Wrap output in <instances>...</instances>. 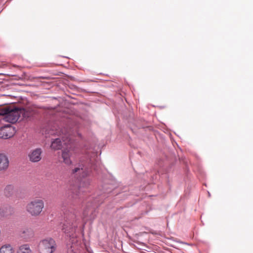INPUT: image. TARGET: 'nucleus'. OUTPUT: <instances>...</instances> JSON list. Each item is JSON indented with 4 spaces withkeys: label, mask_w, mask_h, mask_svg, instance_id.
<instances>
[{
    "label": "nucleus",
    "mask_w": 253,
    "mask_h": 253,
    "mask_svg": "<svg viewBox=\"0 0 253 253\" xmlns=\"http://www.w3.org/2000/svg\"><path fill=\"white\" fill-rule=\"evenodd\" d=\"M0 116H3L4 121L13 124L21 116L23 118H28L29 113L23 108L6 106L0 108Z\"/></svg>",
    "instance_id": "f257e3e1"
},
{
    "label": "nucleus",
    "mask_w": 253,
    "mask_h": 253,
    "mask_svg": "<svg viewBox=\"0 0 253 253\" xmlns=\"http://www.w3.org/2000/svg\"><path fill=\"white\" fill-rule=\"evenodd\" d=\"M44 207V203L42 200L40 199H33L29 202L26 206V211L33 216H37L40 215Z\"/></svg>",
    "instance_id": "f03ea898"
},
{
    "label": "nucleus",
    "mask_w": 253,
    "mask_h": 253,
    "mask_svg": "<svg viewBox=\"0 0 253 253\" xmlns=\"http://www.w3.org/2000/svg\"><path fill=\"white\" fill-rule=\"evenodd\" d=\"M55 249V243L52 239L43 240L39 245V251L40 253H52Z\"/></svg>",
    "instance_id": "7ed1b4c3"
},
{
    "label": "nucleus",
    "mask_w": 253,
    "mask_h": 253,
    "mask_svg": "<svg viewBox=\"0 0 253 253\" xmlns=\"http://www.w3.org/2000/svg\"><path fill=\"white\" fill-rule=\"evenodd\" d=\"M34 232L31 227H24L19 233V237L24 242H30L34 237Z\"/></svg>",
    "instance_id": "20e7f679"
},
{
    "label": "nucleus",
    "mask_w": 253,
    "mask_h": 253,
    "mask_svg": "<svg viewBox=\"0 0 253 253\" xmlns=\"http://www.w3.org/2000/svg\"><path fill=\"white\" fill-rule=\"evenodd\" d=\"M77 227V224L66 221L65 223H61L58 225V228L60 229L63 232L68 234L70 236L73 235L72 232H74L76 228Z\"/></svg>",
    "instance_id": "39448f33"
},
{
    "label": "nucleus",
    "mask_w": 253,
    "mask_h": 253,
    "mask_svg": "<svg viewBox=\"0 0 253 253\" xmlns=\"http://www.w3.org/2000/svg\"><path fill=\"white\" fill-rule=\"evenodd\" d=\"M42 152L41 148H37L31 151L28 155L30 161L34 163L39 162L42 159Z\"/></svg>",
    "instance_id": "423d86ee"
},
{
    "label": "nucleus",
    "mask_w": 253,
    "mask_h": 253,
    "mask_svg": "<svg viewBox=\"0 0 253 253\" xmlns=\"http://www.w3.org/2000/svg\"><path fill=\"white\" fill-rule=\"evenodd\" d=\"M13 136V129L10 125L0 128V138L7 139Z\"/></svg>",
    "instance_id": "0eeeda50"
},
{
    "label": "nucleus",
    "mask_w": 253,
    "mask_h": 253,
    "mask_svg": "<svg viewBox=\"0 0 253 253\" xmlns=\"http://www.w3.org/2000/svg\"><path fill=\"white\" fill-rule=\"evenodd\" d=\"M71 147L70 146L66 149H64L62 152V158L63 162L67 165H70L72 163L70 159Z\"/></svg>",
    "instance_id": "6e6552de"
},
{
    "label": "nucleus",
    "mask_w": 253,
    "mask_h": 253,
    "mask_svg": "<svg viewBox=\"0 0 253 253\" xmlns=\"http://www.w3.org/2000/svg\"><path fill=\"white\" fill-rule=\"evenodd\" d=\"M73 173L80 178H84L88 175V171L83 167L76 168L73 170Z\"/></svg>",
    "instance_id": "1a4fd4ad"
},
{
    "label": "nucleus",
    "mask_w": 253,
    "mask_h": 253,
    "mask_svg": "<svg viewBox=\"0 0 253 253\" xmlns=\"http://www.w3.org/2000/svg\"><path fill=\"white\" fill-rule=\"evenodd\" d=\"M9 166V160L7 157L3 154H0V171L5 170Z\"/></svg>",
    "instance_id": "9d476101"
},
{
    "label": "nucleus",
    "mask_w": 253,
    "mask_h": 253,
    "mask_svg": "<svg viewBox=\"0 0 253 253\" xmlns=\"http://www.w3.org/2000/svg\"><path fill=\"white\" fill-rule=\"evenodd\" d=\"M14 192V186L11 184L7 185L4 189V194L7 197L12 196Z\"/></svg>",
    "instance_id": "9b49d317"
},
{
    "label": "nucleus",
    "mask_w": 253,
    "mask_h": 253,
    "mask_svg": "<svg viewBox=\"0 0 253 253\" xmlns=\"http://www.w3.org/2000/svg\"><path fill=\"white\" fill-rule=\"evenodd\" d=\"M14 251L10 244H5L0 248V253H14Z\"/></svg>",
    "instance_id": "f8f14e48"
},
{
    "label": "nucleus",
    "mask_w": 253,
    "mask_h": 253,
    "mask_svg": "<svg viewBox=\"0 0 253 253\" xmlns=\"http://www.w3.org/2000/svg\"><path fill=\"white\" fill-rule=\"evenodd\" d=\"M62 142L60 138H57L55 139L51 142V147L54 150H58L61 148Z\"/></svg>",
    "instance_id": "ddd939ff"
},
{
    "label": "nucleus",
    "mask_w": 253,
    "mask_h": 253,
    "mask_svg": "<svg viewBox=\"0 0 253 253\" xmlns=\"http://www.w3.org/2000/svg\"><path fill=\"white\" fill-rule=\"evenodd\" d=\"M17 253H31V250H30L29 245H24L19 248L17 251Z\"/></svg>",
    "instance_id": "4468645a"
},
{
    "label": "nucleus",
    "mask_w": 253,
    "mask_h": 253,
    "mask_svg": "<svg viewBox=\"0 0 253 253\" xmlns=\"http://www.w3.org/2000/svg\"><path fill=\"white\" fill-rule=\"evenodd\" d=\"M67 253H77L75 245L73 244L70 246V248H68L67 250Z\"/></svg>",
    "instance_id": "2eb2a0df"
},
{
    "label": "nucleus",
    "mask_w": 253,
    "mask_h": 253,
    "mask_svg": "<svg viewBox=\"0 0 253 253\" xmlns=\"http://www.w3.org/2000/svg\"><path fill=\"white\" fill-rule=\"evenodd\" d=\"M68 78L69 79H73V78L72 77H71V76H67V75L64 76L63 77V78L64 79H65V78Z\"/></svg>",
    "instance_id": "dca6fc26"
},
{
    "label": "nucleus",
    "mask_w": 253,
    "mask_h": 253,
    "mask_svg": "<svg viewBox=\"0 0 253 253\" xmlns=\"http://www.w3.org/2000/svg\"><path fill=\"white\" fill-rule=\"evenodd\" d=\"M42 79H46V80H47V79H50L49 78H47V77H44V78H42ZM51 79H59L58 78H51Z\"/></svg>",
    "instance_id": "f3484780"
},
{
    "label": "nucleus",
    "mask_w": 253,
    "mask_h": 253,
    "mask_svg": "<svg viewBox=\"0 0 253 253\" xmlns=\"http://www.w3.org/2000/svg\"><path fill=\"white\" fill-rule=\"evenodd\" d=\"M63 141L64 142L65 144L67 145L69 144L70 140H69L68 142H67L65 140H64Z\"/></svg>",
    "instance_id": "a211bd4d"
},
{
    "label": "nucleus",
    "mask_w": 253,
    "mask_h": 253,
    "mask_svg": "<svg viewBox=\"0 0 253 253\" xmlns=\"http://www.w3.org/2000/svg\"><path fill=\"white\" fill-rule=\"evenodd\" d=\"M57 65H61L62 64L61 63H56Z\"/></svg>",
    "instance_id": "6ab92c4d"
}]
</instances>
